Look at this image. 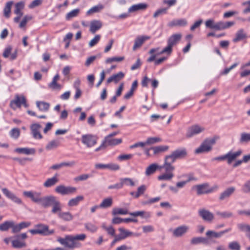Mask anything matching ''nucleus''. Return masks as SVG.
I'll use <instances>...</instances> for the list:
<instances>
[{"label":"nucleus","mask_w":250,"mask_h":250,"mask_svg":"<svg viewBox=\"0 0 250 250\" xmlns=\"http://www.w3.org/2000/svg\"><path fill=\"white\" fill-rule=\"evenodd\" d=\"M150 149L153 150L154 155H157L167 151L169 149V146H158L151 147Z\"/></svg>","instance_id":"c85d7f7f"},{"label":"nucleus","mask_w":250,"mask_h":250,"mask_svg":"<svg viewBox=\"0 0 250 250\" xmlns=\"http://www.w3.org/2000/svg\"><path fill=\"white\" fill-rule=\"evenodd\" d=\"M37 229L40 231L39 234L42 235H49L54 233V230H49L48 227L46 225L40 224L36 226Z\"/></svg>","instance_id":"412c9836"},{"label":"nucleus","mask_w":250,"mask_h":250,"mask_svg":"<svg viewBox=\"0 0 250 250\" xmlns=\"http://www.w3.org/2000/svg\"><path fill=\"white\" fill-rule=\"evenodd\" d=\"M10 134L12 138L17 139L20 135V130L18 128H13L10 131Z\"/></svg>","instance_id":"680f3d73"},{"label":"nucleus","mask_w":250,"mask_h":250,"mask_svg":"<svg viewBox=\"0 0 250 250\" xmlns=\"http://www.w3.org/2000/svg\"><path fill=\"white\" fill-rule=\"evenodd\" d=\"M238 228L242 231L250 232V225L245 224H240L238 225Z\"/></svg>","instance_id":"774afa93"},{"label":"nucleus","mask_w":250,"mask_h":250,"mask_svg":"<svg viewBox=\"0 0 250 250\" xmlns=\"http://www.w3.org/2000/svg\"><path fill=\"white\" fill-rule=\"evenodd\" d=\"M248 36L243 28H240L235 33L232 42L234 43L247 39Z\"/></svg>","instance_id":"ddd939ff"},{"label":"nucleus","mask_w":250,"mask_h":250,"mask_svg":"<svg viewBox=\"0 0 250 250\" xmlns=\"http://www.w3.org/2000/svg\"><path fill=\"white\" fill-rule=\"evenodd\" d=\"M15 151L19 153H23L25 154H34L35 150L33 148H17L15 149Z\"/></svg>","instance_id":"79ce46f5"},{"label":"nucleus","mask_w":250,"mask_h":250,"mask_svg":"<svg viewBox=\"0 0 250 250\" xmlns=\"http://www.w3.org/2000/svg\"><path fill=\"white\" fill-rule=\"evenodd\" d=\"M58 217L65 221H70L73 218V216L69 212H61L58 214Z\"/></svg>","instance_id":"ea45409f"},{"label":"nucleus","mask_w":250,"mask_h":250,"mask_svg":"<svg viewBox=\"0 0 250 250\" xmlns=\"http://www.w3.org/2000/svg\"><path fill=\"white\" fill-rule=\"evenodd\" d=\"M147 7V4L144 3H140L132 5L128 8V11L129 13H132L139 10H145Z\"/></svg>","instance_id":"c756f323"},{"label":"nucleus","mask_w":250,"mask_h":250,"mask_svg":"<svg viewBox=\"0 0 250 250\" xmlns=\"http://www.w3.org/2000/svg\"><path fill=\"white\" fill-rule=\"evenodd\" d=\"M106 146H114L121 144L122 142V139L121 138L115 139L114 137L106 136L103 141Z\"/></svg>","instance_id":"dca6fc26"},{"label":"nucleus","mask_w":250,"mask_h":250,"mask_svg":"<svg viewBox=\"0 0 250 250\" xmlns=\"http://www.w3.org/2000/svg\"><path fill=\"white\" fill-rule=\"evenodd\" d=\"M59 181V179L57 177V174L51 178L47 179L44 183L43 186L45 188L50 187L55 185Z\"/></svg>","instance_id":"4c0bfd02"},{"label":"nucleus","mask_w":250,"mask_h":250,"mask_svg":"<svg viewBox=\"0 0 250 250\" xmlns=\"http://www.w3.org/2000/svg\"><path fill=\"white\" fill-rule=\"evenodd\" d=\"M13 4V1H8L6 3V5L3 9L4 16L9 18L10 16L11 6Z\"/></svg>","instance_id":"37998d69"},{"label":"nucleus","mask_w":250,"mask_h":250,"mask_svg":"<svg viewBox=\"0 0 250 250\" xmlns=\"http://www.w3.org/2000/svg\"><path fill=\"white\" fill-rule=\"evenodd\" d=\"M25 6V2L23 1H20L15 4L14 13L16 15H23L22 10Z\"/></svg>","instance_id":"f704fd0d"},{"label":"nucleus","mask_w":250,"mask_h":250,"mask_svg":"<svg viewBox=\"0 0 250 250\" xmlns=\"http://www.w3.org/2000/svg\"><path fill=\"white\" fill-rule=\"evenodd\" d=\"M103 26L102 22L100 20H94L90 21L89 25V31L94 34L97 31L100 30Z\"/></svg>","instance_id":"a211bd4d"},{"label":"nucleus","mask_w":250,"mask_h":250,"mask_svg":"<svg viewBox=\"0 0 250 250\" xmlns=\"http://www.w3.org/2000/svg\"><path fill=\"white\" fill-rule=\"evenodd\" d=\"M51 206H52L51 210V212L52 213H57L58 215L59 213L62 212V205L60 202L57 199L55 200Z\"/></svg>","instance_id":"72a5a7b5"},{"label":"nucleus","mask_w":250,"mask_h":250,"mask_svg":"<svg viewBox=\"0 0 250 250\" xmlns=\"http://www.w3.org/2000/svg\"><path fill=\"white\" fill-rule=\"evenodd\" d=\"M161 141V139L159 137H149L145 142L146 146L151 145Z\"/></svg>","instance_id":"de8ad7c7"},{"label":"nucleus","mask_w":250,"mask_h":250,"mask_svg":"<svg viewBox=\"0 0 250 250\" xmlns=\"http://www.w3.org/2000/svg\"><path fill=\"white\" fill-rule=\"evenodd\" d=\"M81 141L87 147L90 148L96 144L97 138L91 134H86L82 136Z\"/></svg>","instance_id":"0eeeda50"},{"label":"nucleus","mask_w":250,"mask_h":250,"mask_svg":"<svg viewBox=\"0 0 250 250\" xmlns=\"http://www.w3.org/2000/svg\"><path fill=\"white\" fill-rule=\"evenodd\" d=\"M79 9H74L70 12H68L65 16V18L66 20H70L71 19L74 18L78 15L79 13Z\"/></svg>","instance_id":"864d4df0"},{"label":"nucleus","mask_w":250,"mask_h":250,"mask_svg":"<svg viewBox=\"0 0 250 250\" xmlns=\"http://www.w3.org/2000/svg\"><path fill=\"white\" fill-rule=\"evenodd\" d=\"M190 244L193 245H198L199 244H207L208 239L203 237H193L190 240Z\"/></svg>","instance_id":"c9c22d12"},{"label":"nucleus","mask_w":250,"mask_h":250,"mask_svg":"<svg viewBox=\"0 0 250 250\" xmlns=\"http://www.w3.org/2000/svg\"><path fill=\"white\" fill-rule=\"evenodd\" d=\"M182 35L180 33L174 34L169 37L167 40V43L173 47L180 41Z\"/></svg>","instance_id":"b1692460"},{"label":"nucleus","mask_w":250,"mask_h":250,"mask_svg":"<svg viewBox=\"0 0 250 250\" xmlns=\"http://www.w3.org/2000/svg\"><path fill=\"white\" fill-rule=\"evenodd\" d=\"M188 24V21L186 19H180L174 20L168 23V26L173 27L174 26L184 27Z\"/></svg>","instance_id":"4be33fe9"},{"label":"nucleus","mask_w":250,"mask_h":250,"mask_svg":"<svg viewBox=\"0 0 250 250\" xmlns=\"http://www.w3.org/2000/svg\"><path fill=\"white\" fill-rule=\"evenodd\" d=\"M235 24V22L233 21H219L218 22L217 30H223L229 28Z\"/></svg>","instance_id":"473e14b6"},{"label":"nucleus","mask_w":250,"mask_h":250,"mask_svg":"<svg viewBox=\"0 0 250 250\" xmlns=\"http://www.w3.org/2000/svg\"><path fill=\"white\" fill-rule=\"evenodd\" d=\"M13 225V221H6L0 224V231H7L10 228H12Z\"/></svg>","instance_id":"8fccbe9b"},{"label":"nucleus","mask_w":250,"mask_h":250,"mask_svg":"<svg viewBox=\"0 0 250 250\" xmlns=\"http://www.w3.org/2000/svg\"><path fill=\"white\" fill-rule=\"evenodd\" d=\"M228 248L231 250H240L241 246L236 241H233L229 244Z\"/></svg>","instance_id":"5fc2aeb1"},{"label":"nucleus","mask_w":250,"mask_h":250,"mask_svg":"<svg viewBox=\"0 0 250 250\" xmlns=\"http://www.w3.org/2000/svg\"><path fill=\"white\" fill-rule=\"evenodd\" d=\"M57 199L55 196L49 195L40 197L39 204L44 208L51 206L53 202Z\"/></svg>","instance_id":"1a4fd4ad"},{"label":"nucleus","mask_w":250,"mask_h":250,"mask_svg":"<svg viewBox=\"0 0 250 250\" xmlns=\"http://www.w3.org/2000/svg\"><path fill=\"white\" fill-rule=\"evenodd\" d=\"M1 191L7 198L12 201L14 203L18 205L22 204V201L21 199L17 197L14 193L9 190L7 188H2Z\"/></svg>","instance_id":"9d476101"},{"label":"nucleus","mask_w":250,"mask_h":250,"mask_svg":"<svg viewBox=\"0 0 250 250\" xmlns=\"http://www.w3.org/2000/svg\"><path fill=\"white\" fill-rule=\"evenodd\" d=\"M77 189L75 187H66L61 185L56 187L55 191L62 195H68L74 193L76 192Z\"/></svg>","instance_id":"6e6552de"},{"label":"nucleus","mask_w":250,"mask_h":250,"mask_svg":"<svg viewBox=\"0 0 250 250\" xmlns=\"http://www.w3.org/2000/svg\"><path fill=\"white\" fill-rule=\"evenodd\" d=\"M249 142H250V133L243 132L241 133L239 143L240 144H245Z\"/></svg>","instance_id":"a18cd8bd"},{"label":"nucleus","mask_w":250,"mask_h":250,"mask_svg":"<svg viewBox=\"0 0 250 250\" xmlns=\"http://www.w3.org/2000/svg\"><path fill=\"white\" fill-rule=\"evenodd\" d=\"M32 19V17L31 16L25 15L22 19L21 22H20V23L19 24V27L20 28L24 27L27 24V22L28 21L31 20Z\"/></svg>","instance_id":"6e6d98bb"},{"label":"nucleus","mask_w":250,"mask_h":250,"mask_svg":"<svg viewBox=\"0 0 250 250\" xmlns=\"http://www.w3.org/2000/svg\"><path fill=\"white\" fill-rule=\"evenodd\" d=\"M36 104L40 109H48L50 106L48 103L44 102H37Z\"/></svg>","instance_id":"bf43d9fd"},{"label":"nucleus","mask_w":250,"mask_h":250,"mask_svg":"<svg viewBox=\"0 0 250 250\" xmlns=\"http://www.w3.org/2000/svg\"><path fill=\"white\" fill-rule=\"evenodd\" d=\"M124 57H114L112 58H108L106 60V63H111L114 62H120L124 60Z\"/></svg>","instance_id":"13d9d810"},{"label":"nucleus","mask_w":250,"mask_h":250,"mask_svg":"<svg viewBox=\"0 0 250 250\" xmlns=\"http://www.w3.org/2000/svg\"><path fill=\"white\" fill-rule=\"evenodd\" d=\"M206 235L207 236V238L208 239V241H210L212 242H214V239H217L220 238L221 235V233L220 231L216 232L214 230H208L206 233Z\"/></svg>","instance_id":"5701e85b"},{"label":"nucleus","mask_w":250,"mask_h":250,"mask_svg":"<svg viewBox=\"0 0 250 250\" xmlns=\"http://www.w3.org/2000/svg\"><path fill=\"white\" fill-rule=\"evenodd\" d=\"M12 246L15 248L20 249L26 247V244L24 241H21L19 239L12 240L11 241Z\"/></svg>","instance_id":"49530a36"},{"label":"nucleus","mask_w":250,"mask_h":250,"mask_svg":"<svg viewBox=\"0 0 250 250\" xmlns=\"http://www.w3.org/2000/svg\"><path fill=\"white\" fill-rule=\"evenodd\" d=\"M104 8V5L102 3H98L91 8L86 12V16H90L94 13H99L102 11Z\"/></svg>","instance_id":"bb28decb"},{"label":"nucleus","mask_w":250,"mask_h":250,"mask_svg":"<svg viewBox=\"0 0 250 250\" xmlns=\"http://www.w3.org/2000/svg\"><path fill=\"white\" fill-rule=\"evenodd\" d=\"M217 214L223 218L232 217L233 215L232 212L229 211L217 212Z\"/></svg>","instance_id":"69168bd1"},{"label":"nucleus","mask_w":250,"mask_h":250,"mask_svg":"<svg viewBox=\"0 0 250 250\" xmlns=\"http://www.w3.org/2000/svg\"><path fill=\"white\" fill-rule=\"evenodd\" d=\"M90 177V175L88 174H83L79 175L74 178V180L75 182H79L86 180Z\"/></svg>","instance_id":"0e129e2a"},{"label":"nucleus","mask_w":250,"mask_h":250,"mask_svg":"<svg viewBox=\"0 0 250 250\" xmlns=\"http://www.w3.org/2000/svg\"><path fill=\"white\" fill-rule=\"evenodd\" d=\"M163 166L164 164L162 166H159L155 163L152 164L146 167L145 174L146 176H149L154 173L157 169H164L165 170V168L163 167Z\"/></svg>","instance_id":"aec40b11"},{"label":"nucleus","mask_w":250,"mask_h":250,"mask_svg":"<svg viewBox=\"0 0 250 250\" xmlns=\"http://www.w3.org/2000/svg\"><path fill=\"white\" fill-rule=\"evenodd\" d=\"M113 203L112 198L108 197L103 200L99 207L101 208H107L111 207Z\"/></svg>","instance_id":"c03bdc74"},{"label":"nucleus","mask_w":250,"mask_h":250,"mask_svg":"<svg viewBox=\"0 0 250 250\" xmlns=\"http://www.w3.org/2000/svg\"><path fill=\"white\" fill-rule=\"evenodd\" d=\"M101 36L100 35H96L89 42V46L92 47L95 45L100 40Z\"/></svg>","instance_id":"e2e57ef3"},{"label":"nucleus","mask_w":250,"mask_h":250,"mask_svg":"<svg viewBox=\"0 0 250 250\" xmlns=\"http://www.w3.org/2000/svg\"><path fill=\"white\" fill-rule=\"evenodd\" d=\"M48 87L53 90H60L62 88V86L60 84L58 83L57 82L55 81H52L48 84Z\"/></svg>","instance_id":"052dcab7"},{"label":"nucleus","mask_w":250,"mask_h":250,"mask_svg":"<svg viewBox=\"0 0 250 250\" xmlns=\"http://www.w3.org/2000/svg\"><path fill=\"white\" fill-rule=\"evenodd\" d=\"M189 229V226L186 225H181L172 230V235L175 237H181L187 233Z\"/></svg>","instance_id":"9b49d317"},{"label":"nucleus","mask_w":250,"mask_h":250,"mask_svg":"<svg viewBox=\"0 0 250 250\" xmlns=\"http://www.w3.org/2000/svg\"><path fill=\"white\" fill-rule=\"evenodd\" d=\"M206 187L207 185L205 184L203 185H199L195 186V188L197 189V194L198 195L205 194V193H208L209 192H211L213 191V189H211L208 190H206Z\"/></svg>","instance_id":"e433bc0d"},{"label":"nucleus","mask_w":250,"mask_h":250,"mask_svg":"<svg viewBox=\"0 0 250 250\" xmlns=\"http://www.w3.org/2000/svg\"><path fill=\"white\" fill-rule=\"evenodd\" d=\"M205 130L203 126L199 125H195L189 127L186 132V137L187 138H190L193 136L197 135Z\"/></svg>","instance_id":"423d86ee"},{"label":"nucleus","mask_w":250,"mask_h":250,"mask_svg":"<svg viewBox=\"0 0 250 250\" xmlns=\"http://www.w3.org/2000/svg\"><path fill=\"white\" fill-rule=\"evenodd\" d=\"M235 188L234 187H230L224 190L220 195L219 200H223L230 196L235 191Z\"/></svg>","instance_id":"2f4dec72"},{"label":"nucleus","mask_w":250,"mask_h":250,"mask_svg":"<svg viewBox=\"0 0 250 250\" xmlns=\"http://www.w3.org/2000/svg\"><path fill=\"white\" fill-rule=\"evenodd\" d=\"M206 27L217 30L218 22L215 23L213 19H209L206 21Z\"/></svg>","instance_id":"09e8293b"},{"label":"nucleus","mask_w":250,"mask_h":250,"mask_svg":"<svg viewBox=\"0 0 250 250\" xmlns=\"http://www.w3.org/2000/svg\"><path fill=\"white\" fill-rule=\"evenodd\" d=\"M12 48L11 46H7L3 53V57L5 58H7L10 57L11 60H14L16 59L17 57V51H15L14 53L11 54Z\"/></svg>","instance_id":"a878e982"},{"label":"nucleus","mask_w":250,"mask_h":250,"mask_svg":"<svg viewBox=\"0 0 250 250\" xmlns=\"http://www.w3.org/2000/svg\"><path fill=\"white\" fill-rule=\"evenodd\" d=\"M76 165V162L74 161H72L67 162H62L59 164H56L50 167L51 169L56 170L61 168L63 167H74Z\"/></svg>","instance_id":"7c9ffc66"},{"label":"nucleus","mask_w":250,"mask_h":250,"mask_svg":"<svg viewBox=\"0 0 250 250\" xmlns=\"http://www.w3.org/2000/svg\"><path fill=\"white\" fill-rule=\"evenodd\" d=\"M242 151L239 150L235 152H229L225 154V158L228 164H230L237 157L241 155Z\"/></svg>","instance_id":"6ab92c4d"},{"label":"nucleus","mask_w":250,"mask_h":250,"mask_svg":"<svg viewBox=\"0 0 250 250\" xmlns=\"http://www.w3.org/2000/svg\"><path fill=\"white\" fill-rule=\"evenodd\" d=\"M112 214L113 215L118 214L125 215L128 214L134 217L141 216V217L145 218H148L150 216L149 212H146L145 211H137L133 212H129L126 209L118 208H114L113 209Z\"/></svg>","instance_id":"f03ea898"},{"label":"nucleus","mask_w":250,"mask_h":250,"mask_svg":"<svg viewBox=\"0 0 250 250\" xmlns=\"http://www.w3.org/2000/svg\"><path fill=\"white\" fill-rule=\"evenodd\" d=\"M85 228L86 229L92 232H95L97 230V227L94 224L91 223H85Z\"/></svg>","instance_id":"4d7b16f0"},{"label":"nucleus","mask_w":250,"mask_h":250,"mask_svg":"<svg viewBox=\"0 0 250 250\" xmlns=\"http://www.w3.org/2000/svg\"><path fill=\"white\" fill-rule=\"evenodd\" d=\"M118 230L125 239L127 237L135 235L132 232L129 231L123 227L119 228Z\"/></svg>","instance_id":"3c124183"},{"label":"nucleus","mask_w":250,"mask_h":250,"mask_svg":"<svg viewBox=\"0 0 250 250\" xmlns=\"http://www.w3.org/2000/svg\"><path fill=\"white\" fill-rule=\"evenodd\" d=\"M60 145V142L58 140H53L50 141L45 146L47 150H53L57 148Z\"/></svg>","instance_id":"a19ab883"},{"label":"nucleus","mask_w":250,"mask_h":250,"mask_svg":"<svg viewBox=\"0 0 250 250\" xmlns=\"http://www.w3.org/2000/svg\"><path fill=\"white\" fill-rule=\"evenodd\" d=\"M244 7L243 10V13L244 14L250 13V0L245 1L241 3Z\"/></svg>","instance_id":"603ef678"},{"label":"nucleus","mask_w":250,"mask_h":250,"mask_svg":"<svg viewBox=\"0 0 250 250\" xmlns=\"http://www.w3.org/2000/svg\"><path fill=\"white\" fill-rule=\"evenodd\" d=\"M125 77V74L122 72H119V73L110 76L107 80V83H110L111 82H114L115 83H118L120 80L123 79Z\"/></svg>","instance_id":"cd10ccee"},{"label":"nucleus","mask_w":250,"mask_h":250,"mask_svg":"<svg viewBox=\"0 0 250 250\" xmlns=\"http://www.w3.org/2000/svg\"><path fill=\"white\" fill-rule=\"evenodd\" d=\"M42 126L39 124H32L31 126V130L33 137L36 139H41L42 138L40 130Z\"/></svg>","instance_id":"f3484780"},{"label":"nucleus","mask_w":250,"mask_h":250,"mask_svg":"<svg viewBox=\"0 0 250 250\" xmlns=\"http://www.w3.org/2000/svg\"><path fill=\"white\" fill-rule=\"evenodd\" d=\"M57 241L64 246L73 249L81 247V244L76 241L73 235H67L64 238L59 237Z\"/></svg>","instance_id":"20e7f679"},{"label":"nucleus","mask_w":250,"mask_h":250,"mask_svg":"<svg viewBox=\"0 0 250 250\" xmlns=\"http://www.w3.org/2000/svg\"><path fill=\"white\" fill-rule=\"evenodd\" d=\"M215 142L216 139L215 138L206 139L200 146L196 149L195 153L199 154L210 151L212 149V146L215 144Z\"/></svg>","instance_id":"39448f33"},{"label":"nucleus","mask_w":250,"mask_h":250,"mask_svg":"<svg viewBox=\"0 0 250 250\" xmlns=\"http://www.w3.org/2000/svg\"><path fill=\"white\" fill-rule=\"evenodd\" d=\"M168 10V8H162L159 9H158L153 14L154 18H157L159 16L163 14H165L167 13V10Z\"/></svg>","instance_id":"338daca9"},{"label":"nucleus","mask_w":250,"mask_h":250,"mask_svg":"<svg viewBox=\"0 0 250 250\" xmlns=\"http://www.w3.org/2000/svg\"><path fill=\"white\" fill-rule=\"evenodd\" d=\"M147 187L145 185H142L137 188V191H131L130 192V195L134 198L137 199L140 196L143 195L146 191Z\"/></svg>","instance_id":"393cba45"},{"label":"nucleus","mask_w":250,"mask_h":250,"mask_svg":"<svg viewBox=\"0 0 250 250\" xmlns=\"http://www.w3.org/2000/svg\"><path fill=\"white\" fill-rule=\"evenodd\" d=\"M199 215L205 221L211 222L214 219L213 214L209 210L202 208L198 210Z\"/></svg>","instance_id":"f8f14e48"},{"label":"nucleus","mask_w":250,"mask_h":250,"mask_svg":"<svg viewBox=\"0 0 250 250\" xmlns=\"http://www.w3.org/2000/svg\"><path fill=\"white\" fill-rule=\"evenodd\" d=\"M150 39V37L147 36H140L137 37L134 41V44L132 48L133 50L135 51L139 48L145 41Z\"/></svg>","instance_id":"2eb2a0df"},{"label":"nucleus","mask_w":250,"mask_h":250,"mask_svg":"<svg viewBox=\"0 0 250 250\" xmlns=\"http://www.w3.org/2000/svg\"><path fill=\"white\" fill-rule=\"evenodd\" d=\"M10 105L12 108H20L21 107L24 108L28 107V104L25 97L23 95L19 94H16L14 99L11 101Z\"/></svg>","instance_id":"7ed1b4c3"},{"label":"nucleus","mask_w":250,"mask_h":250,"mask_svg":"<svg viewBox=\"0 0 250 250\" xmlns=\"http://www.w3.org/2000/svg\"><path fill=\"white\" fill-rule=\"evenodd\" d=\"M23 195L25 197L30 198L33 202L38 204L41 196V193L36 191H24L23 192Z\"/></svg>","instance_id":"4468645a"},{"label":"nucleus","mask_w":250,"mask_h":250,"mask_svg":"<svg viewBox=\"0 0 250 250\" xmlns=\"http://www.w3.org/2000/svg\"><path fill=\"white\" fill-rule=\"evenodd\" d=\"M83 199L84 197L83 196H78L75 198L70 199L68 202V206L69 207H74L77 206L80 202L83 201Z\"/></svg>","instance_id":"58836bf2"},{"label":"nucleus","mask_w":250,"mask_h":250,"mask_svg":"<svg viewBox=\"0 0 250 250\" xmlns=\"http://www.w3.org/2000/svg\"><path fill=\"white\" fill-rule=\"evenodd\" d=\"M187 156V151L186 148L177 149L172 151L170 154L166 155L164 158V166L165 173L158 176V179L160 181L171 180L174 175L173 171L175 167L172 164L177 159L185 158Z\"/></svg>","instance_id":"f257e3e1"}]
</instances>
